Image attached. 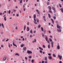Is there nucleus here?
<instances>
[{"mask_svg": "<svg viewBox=\"0 0 63 63\" xmlns=\"http://www.w3.org/2000/svg\"><path fill=\"white\" fill-rule=\"evenodd\" d=\"M15 56H19V54L18 53H16V54H15Z\"/></svg>", "mask_w": 63, "mask_h": 63, "instance_id": "nucleus-17", "label": "nucleus"}, {"mask_svg": "<svg viewBox=\"0 0 63 63\" xmlns=\"http://www.w3.org/2000/svg\"><path fill=\"white\" fill-rule=\"evenodd\" d=\"M27 53L29 54H31V53H32V51H30V50H28L27 51Z\"/></svg>", "mask_w": 63, "mask_h": 63, "instance_id": "nucleus-6", "label": "nucleus"}, {"mask_svg": "<svg viewBox=\"0 0 63 63\" xmlns=\"http://www.w3.org/2000/svg\"><path fill=\"white\" fill-rule=\"evenodd\" d=\"M36 14H34L33 16V17H34V21H33V22L34 23V24H37V23L36 22V19H35V18H36Z\"/></svg>", "mask_w": 63, "mask_h": 63, "instance_id": "nucleus-3", "label": "nucleus"}, {"mask_svg": "<svg viewBox=\"0 0 63 63\" xmlns=\"http://www.w3.org/2000/svg\"><path fill=\"white\" fill-rule=\"evenodd\" d=\"M25 28H26V26L25 25L24 28V30H25Z\"/></svg>", "mask_w": 63, "mask_h": 63, "instance_id": "nucleus-29", "label": "nucleus"}, {"mask_svg": "<svg viewBox=\"0 0 63 63\" xmlns=\"http://www.w3.org/2000/svg\"><path fill=\"white\" fill-rule=\"evenodd\" d=\"M53 19H54V20H55L56 19V17L55 16H54L53 17Z\"/></svg>", "mask_w": 63, "mask_h": 63, "instance_id": "nucleus-40", "label": "nucleus"}, {"mask_svg": "<svg viewBox=\"0 0 63 63\" xmlns=\"http://www.w3.org/2000/svg\"><path fill=\"white\" fill-rule=\"evenodd\" d=\"M48 8H49V10H51V7L50 6H48Z\"/></svg>", "mask_w": 63, "mask_h": 63, "instance_id": "nucleus-19", "label": "nucleus"}, {"mask_svg": "<svg viewBox=\"0 0 63 63\" xmlns=\"http://www.w3.org/2000/svg\"><path fill=\"white\" fill-rule=\"evenodd\" d=\"M49 13H51V14H52V11H51V10H49Z\"/></svg>", "mask_w": 63, "mask_h": 63, "instance_id": "nucleus-36", "label": "nucleus"}, {"mask_svg": "<svg viewBox=\"0 0 63 63\" xmlns=\"http://www.w3.org/2000/svg\"><path fill=\"white\" fill-rule=\"evenodd\" d=\"M24 46V45L23 44L21 45L20 46H21V47H23Z\"/></svg>", "mask_w": 63, "mask_h": 63, "instance_id": "nucleus-23", "label": "nucleus"}, {"mask_svg": "<svg viewBox=\"0 0 63 63\" xmlns=\"http://www.w3.org/2000/svg\"><path fill=\"white\" fill-rule=\"evenodd\" d=\"M17 25V24H16V23H15V24H14L13 25Z\"/></svg>", "mask_w": 63, "mask_h": 63, "instance_id": "nucleus-59", "label": "nucleus"}, {"mask_svg": "<svg viewBox=\"0 0 63 63\" xmlns=\"http://www.w3.org/2000/svg\"><path fill=\"white\" fill-rule=\"evenodd\" d=\"M52 10L54 11V13H55L56 11H55V9L54 7H52Z\"/></svg>", "mask_w": 63, "mask_h": 63, "instance_id": "nucleus-5", "label": "nucleus"}, {"mask_svg": "<svg viewBox=\"0 0 63 63\" xmlns=\"http://www.w3.org/2000/svg\"><path fill=\"white\" fill-rule=\"evenodd\" d=\"M58 57H59L60 58V60H61V59L62 58V56H60V55H58Z\"/></svg>", "mask_w": 63, "mask_h": 63, "instance_id": "nucleus-11", "label": "nucleus"}, {"mask_svg": "<svg viewBox=\"0 0 63 63\" xmlns=\"http://www.w3.org/2000/svg\"><path fill=\"white\" fill-rule=\"evenodd\" d=\"M45 59L46 61H47V56H46L45 57Z\"/></svg>", "mask_w": 63, "mask_h": 63, "instance_id": "nucleus-32", "label": "nucleus"}, {"mask_svg": "<svg viewBox=\"0 0 63 63\" xmlns=\"http://www.w3.org/2000/svg\"><path fill=\"white\" fill-rule=\"evenodd\" d=\"M8 47H10V43L8 44Z\"/></svg>", "mask_w": 63, "mask_h": 63, "instance_id": "nucleus-47", "label": "nucleus"}, {"mask_svg": "<svg viewBox=\"0 0 63 63\" xmlns=\"http://www.w3.org/2000/svg\"><path fill=\"white\" fill-rule=\"evenodd\" d=\"M7 59V57L6 56H5L3 58V61H6V59Z\"/></svg>", "mask_w": 63, "mask_h": 63, "instance_id": "nucleus-8", "label": "nucleus"}, {"mask_svg": "<svg viewBox=\"0 0 63 63\" xmlns=\"http://www.w3.org/2000/svg\"><path fill=\"white\" fill-rule=\"evenodd\" d=\"M47 47L48 48H50V45H48Z\"/></svg>", "mask_w": 63, "mask_h": 63, "instance_id": "nucleus-31", "label": "nucleus"}, {"mask_svg": "<svg viewBox=\"0 0 63 63\" xmlns=\"http://www.w3.org/2000/svg\"><path fill=\"white\" fill-rule=\"evenodd\" d=\"M30 33H31L32 34H33V32H32V30H31V31H30Z\"/></svg>", "mask_w": 63, "mask_h": 63, "instance_id": "nucleus-34", "label": "nucleus"}, {"mask_svg": "<svg viewBox=\"0 0 63 63\" xmlns=\"http://www.w3.org/2000/svg\"><path fill=\"white\" fill-rule=\"evenodd\" d=\"M5 39H3L2 40V42H5Z\"/></svg>", "mask_w": 63, "mask_h": 63, "instance_id": "nucleus-37", "label": "nucleus"}, {"mask_svg": "<svg viewBox=\"0 0 63 63\" xmlns=\"http://www.w3.org/2000/svg\"><path fill=\"white\" fill-rule=\"evenodd\" d=\"M31 62H32V63H34V60L33 59H32V60Z\"/></svg>", "mask_w": 63, "mask_h": 63, "instance_id": "nucleus-39", "label": "nucleus"}, {"mask_svg": "<svg viewBox=\"0 0 63 63\" xmlns=\"http://www.w3.org/2000/svg\"><path fill=\"white\" fill-rule=\"evenodd\" d=\"M6 15H4L3 16V17H4V19L5 21H6L7 20V19H6V17L5 16Z\"/></svg>", "mask_w": 63, "mask_h": 63, "instance_id": "nucleus-9", "label": "nucleus"}, {"mask_svg": "<svg viewBox=\"0 0 63 63\" xmlns=\"http://www.w3.org/2000/svg\"><path fill=\"white\" fill-rule=\"evenodd\" d=\"M9 40V39H7L6 40V42H8V40Z\"/></svg>", "mask_w": 63, "mask_h": 63, "instance_id": "nucleus-56", "label": "nucleus"}, {"mask_svg": "<svg viewBox=\"0 0 63 63\" xmlns=\"http://www.w3.org/2000/svg\"><path fill=\"white\" fill-rule=\"evenodd\" d=\"M46 33V30H45L44 31V34H45Z\"/></svg>", "mask_w": 63, "mask_h": 63, "instance_id": "nucleus-41", "label": "nucleus"}, {"mask_svg": "<svg viewBox=\"0 0 63 63\" xmlns=\"http://www.w3.org/2000/svg\"><path fill=\"white\" fill-rule=\"evenodd\" d=\"M41 30L42 31H44V29H43V27H42L41 28Z\"/></svg>", "mask_w": 63, "mask_h": 63, "instance_id": "nucleus-28", "label": "nucleus"}, {"mask_svg": "<svg viewBox=\"0 0 63 63\" xmlns=\"http://www.w3.org/2000/svg\"><path fill=\"white\" fill-rule=\"evenodd\" d=\"M48 58L50 60H51V59L52 58L51 57V56H49V57H48Z\"/></svg>", "mask_w": 63, "mask_h": 63, "instance_id": "nucleus-20", "label": "nucleus"}, {"mask_svg": "<svg viewBox=\"0 0 63 63\" xmlns=\"http://www.w3.org/2000/svg\"><path fill=\"white\" fill-rule=\"evenodd\" d=\"M57 28L58 29H57V32H61V29H60V28H61V26H59V25L57 24Z\"/></svg>", "mask_w": 63, "mask_h": 63, "instance_id": "nucleus-1", "label": "nucleus"}, {"mask_svg": "<svg viewBox=\"0 0 63 63\" xmlns=\"http://www.w3.org/2000/svg\"><path fill=\"white\" fill-rule=\"evenodd\" d=\"M51 20L52 23L54 24V21L53 20V19L52 18H51Z\"/></svg>", "mask_w": 63, "mask_h": 63, "instance_id": "nucleus-15", "label": "nucleus"}, {"mask_svg": "<svg viewBox=\"0 0 63 63\" xmlns=\"http://www.w3.org/2000/svg\"><path fill=\"white\" fill-rule=\"evenodd\" d=\"M7 14H10V13H11V10H9V11H7Z\"/></svg>", "mask_w": 63, "mask_h": 63, "instance_id": "nucleus-13", "label": "nucleus"}, {"mask_svg": "<svg viewBox=\"0 0 63 63\" xmlns=\"http://www.w3.org/2000/svg\"><path fill=\"white\" fill-rule=\"evenodd\" d=\"M36 21H37V22H39V20L38 19V18H37L36 19Z\"/></svg>", "mask_w": 63, "mask_h": 63, "instance_id": "nucleus-38", "label": "nucleus"}, {"mask_svg": "<svg viewBox=\"0 0 63 63\" xmlns=\"http://www.w3.org/2000/svg\"><path fill=\"white\" fill-rule=\"evenodd\" d=\"M61 10L62 12V13H63V8H61L60 9Z\"/></svg>", "mask_w": 63, "mask_h": 63, "instance_id": "nucleus-27", "label": "nucleus"}, {"mask_svg": "<svg viewBox=\"0 0 63 63\" xmlns=\"http://www.w3.org/2000/svg\"><path fill=\"white\" fill-rule=\"evenodd\" d=\"M25 58L26 60L27 61V59H28V58H27V57H25Z\"/></svg>", "mask_w": 63, "mask_h": 63, "instance_id": "nucleus-30", "label": "nucleus"}, {"mask_svg": "<svg viewBox=\"0 0 63 63\" xmlns=\"http://www.w3.org/2000/svg\"><path fill=\"white\" fill-rule=\"evenodd\" d=\"M23 8H25V6L24 5H23Z\"/></svg>", "mask_w": 63, "mask_h": 63, "instance_id": "nucleus-54", "label": "nucleus"}, {"mask_svg": "<svg viewBox=\"0 0 63 63\" xmlns=\"http://www.w3.org/2000/svg\"><path fill=\"white\" fill-rule=\"evenodd\" d=\"M39 52H40V53H42V51L41 50H40Z\"/></svg>", "mask_w": 63, "mask_h": 63, "instance_id": "nucleus-48", "label": "nucleus"}, {"mask_svg": "<svg viewBox=\"0 0 63 63\" xmlns=\"http://www.w3.org/2000/svg\"><path fill=\"white\" fill-rule=\"evenodd\" d=\"M59 6L60 8H61V5L60 4H59Z\"/></svg>", "mask_w": 63, "mask_h": 63, "instance_id": "nucleus-53", "label": "nucleus"}, {"mask_svg": "<svg viewBox=\"0 0 63 63\" xmlns=\"http://www.w3.org/2000/svg\"><path fill=\"white\" fill-rule=\"evenodd\" d=\"M13 45L14 46H15V47H17V46L15 44V43L14 42H13Z\"/></svg>", "mask_w": 63, "mask_h": 63, "instance_id": "nucleus-18", "label": "nucleus"}, {"mask_svg": "<svg viewBox=\"0 0 63 63\" xmlns=\"http://www.w3.org/2000/svg\"><path fill=\"white\" fill-rule=\"evenodd\" d=\"M33 36H32V34H31L30 35V38H32V37Z\"/></svg>", "mask_w": 63, "mask_h": 63, "instance_id": "nucleus-46", "label": "nucleus"}, {"mask_svg": "<svg viewBox=\"0 0 63 63\" xmlns=\"http://www.w3.org/2000/svg\"><path fill=\"white\" fill-rule=\"evenodd\" d=\"M42 37H44L45 36V35H44V33H42Z\"/></svg>", "mask_w": 63, "mask_h": 63, "instance_id": "nucleus-25", "label": "nucleus"}, {"mask_svg": "<svg viewBox=\"0 0 63 63\" xmlns=\"http://www.w3.org/2000/svg\"><path fill=\"white\" fill-rule=\"evenodd\" d=\"M23 0H21L20 1V3L21 4L22 3V1Z\"/></svg>", "mask_w": 63, "mask_h": 63, "instance_id": "nucleus-33", "label": "nucleus"}, {"mask_svg": "<svg viewBox=\"0 0 63 63\" xmlns=\"http://www.w3.org/2000/svg\"><path fill=\"white\" fill-rule=\"evenodd\" d=\"M36 32V31H33V33H35Z\"/></svg>", "mask_w": 63, "mask_h": 63, "instance_id": "nucleus-52", "label": "nucleus"}, {"mask_svg": "<svg viewBox=\"0 0 63 63\" xmlns=\"http://www.w3.org/2000/svg\"><path fill=\"white\" fill-rule=\"evenodd\" d=\"M26 48H27L26 47H23V50L24 51H25L26 50Z\"/></svg>", "mask_w": 63, "mask_h": 63, "instance_id": "nucleus-14", "label": "nucleus"}, {"mask_svg": "<svg viewBox=\"0 0 63 63\" xmlns=\"http://www.w3.org/2000/svg\"><path fill=\"white\" fill-rule=\"evenodd\" d=\"M43 18H44V19L46 18V16H43Z\"/></svg>", "mask_w": 63, "mask_h": 63, "instance_id": "nucleus-42", "label": "nucleus"}, {"mask_svg": "<svg viewBox=\"0 0 63 63\" xmlns=\"http://www.w3.org/2000/svg\"><path fill=\"white\" fill-rule=\"evenodd\" d=\"M45 63H47V61H45Z\"/></svg>", "mask_w": 63, "mask_h": 63, "instance_id": "nucleus-55", "label": "nucleus"}, {"mask_svg": "<svg viewBox=\"0 0 63 63\" xmlns=\"http://www.w3.org/2000/svg\"><path fill=\"white\" fill-rule=\"evenodd\" d=\"M27 31H28H28H29V27L27 26Z\"/></svg>", "mask_w": 63, "mask_h": 63, "instance_id": "nucleus-12", "label": "nucleus"}, {"mask_svg": "<svg viewBox=\"0 0 63 63\" xmlns=\"http://www.w3.org/2000/svg\"><path fill=\"white\" fill-rule=\"evenodd\" d=\"M59 63H62V61H60L59 62Z\"/></svg>", "mask_w": 63, "mask_h": 63, "instance_id": "nucleus-61", "label": "nucleus"}, {"mask_svg": "<svg viewBox=\"0 0 63 63\" xmlns=\"http://www.w3.org/2000/svg\"><path fill=\"white\" fill-rule=\"evenodd\" d=\"M43 48H45V47H46L45 45H43Z\"/></svg>", "mask_w": 63, "mask_h": 63, "instance_id": "nucleus-43", "label": "nucleus"}, {"mask_svg": "<svg viewBox=\"0 0 63 63\" xmlns=\"http://www.w3.org/2000/svg\"><path fill=\"white\" fill-rule=\"evenodd\" d=\"M36 11L37 12V14H38L39 15L40 14V12H39V10H38V9H36Z\"/></svg>", "mask_w": 63, "mask_h": 63, "instance_id": "nucleus-10", "label": "nucleus"}, {"mask_svg": "<svg viewBox=\"0 0 63 63\" xmlns=\"http://www.w3.org/2000/svg\"><path fill=\"white\" fill-rule=\"evenodd\" d=\"M49 37L50 38H52V35H50Z\"/></svg>", "mask_w": 63, "mask_h": 63, "instance_id": "nucleus-49", "label": "nucleus"}, {"mask_svg": "<svg viewBox=\"0 0 63 63\" xmlns=\"http://www.w3.org/2000/svg\"><path fill=\"white\" fill-rule=\"evenodd\" d=\"M49 41H50V42H51L52 47H53V43H54V42H53L52 41V39H51V38H49Z\"/></svg>", "mask_w": 63, "mask_h": 63, "instance_id": "nucleus-2", "label": "nucleus"}, {"mask_svg": "<svg viewBox=\"0 0 63 63\" xmlns=\"http://www.w3.org/2000/svg\"><path fill=\"white\" fill-rule=\"evenodd\" d=\"M29 58L31 59V58H32V56H29L28 57Z\"/></svg>", "mask_w": 63, "mask_h": 63, "instance_id": "nucleus-26", "label": "nucleus"}, {"mask_svg": "<svg viewBox=\"0 0 63 63\" xmlns=\"http://www.w3.org/2000/svg\"><path fill=\"white\" fill-rule=\"evenodd\" d=\"M39 49H40V50H41V49L42 50H43V48H42V47H39Z\"/></svg>", "mask_w": 63, "mask_h": 63, "instance_id": "nucleus-21", "label": "nucleus"}, {"mask_svg": "<svg viewBox=\"0 0 63 63\" xmlns=\"http://www.w3.org/2000/svg\"><path fill=\"white\" fill-rule=\"evenodd\" d=\"M13 12H16V10L15 9H14L13 10Z\"/></svg>", "mask_w": 63, "mask_h": 63, "instance_id": "nucleus-57", "label": "nucleus"}, {"mask_svg": "<svg viewBox=\"0 0 63 63\" xmlns=\"http://www.w3.org/2000/svg\"><path fill=\"white\" fill-rule=\"evenodd\" d=\"M47 5H49V2H47Z\"/></svg>", "mask_w": 63, "mask_h": 63, "instance_id": "nucleus-35", "label": "nucleus"}, {"mask_svg": "<svg viewBox=\"0 0 63 63\" xmlns=\"http://www.w3.org/2000/svg\"><path fill=\"white\" fill-rule=\"evenodd\" d=\"M48 16L49 18H51V16H50V14H48Z\"/></svg>", "mask_w": 63, "mask_h": 63, "instance_id": "nucleus-24", "label": "nucleus"}, {"mask_svg": "<svg viewBox=\"0 0 63 63\" xmlns=\"http://www.w3.org/2000/svg\"><path fill=\"white\" fill-rule=\"evenodd\" d=\"M45 40L47 43L48 44H49V43H50V42L48 40V38H47V36L45 37Z\"/></svg>", "mask_w": 63, "mask_h": 63, "instance_id": "nucleus-4", "label": "nucleus"}, {"mask_svg": "<svg viewBox=\"0 0 63 63\" xmlns=\"http://www.w3.org/2000/svg\"><path fill=\"white\" fill-rule=\"evenodd\" d=\"M52 55L53 57H56V55H55V54H53Z\"/></svg>", "mask_w": 63, "mask_h": 63, "instance_id": "nucleus-22", "label": "nucleus"}, {"mask_svg": "<svg viewBox=\"0 0 63 63\" xmlns=\"http://www.w3.org/2000/svg\"><path fill=\"white\" fill-rule=\"evenodd\" d=\"M56 22L57 23H58V21H56Z\"/></svg>", "mask_w": 63, "mask_h": 63, "instance_id": "nucleus-60", "label": "nucleus"}, {"mask_svg": "<svg viewBox=\"0 0 63 63\" xmlns=\"http://www.w3.org/2000/svg\"><path fill=\"white\" fill-rule=\"evenodd\" d=\"M48 55H49V56H51V54L50 53H49L48 54Z\"/></svg>", "mask_w": 63, "mask_h": 63, "instance_id": "nucleus-51", "label": "nucleus"}, {"mask_svg": "<svg viewBox=\"0 0 63 63\" xmlns=\"http://www.w3.org/2000/svg\"><path fill=\"white\" fill-rule=\"evenodd\" d=\"M16 16H17L18 17V16H19V15L18 14H16Z\"/></svg>", "mask_w": 63, "mask_h": 63, "instance_id": "nucleus-44", "label": "nucleus"}, {"mask_svg": "<svg viewBox=\"0 0 63 63\" xmlns=\"http://www.w3.org/2000/svg\"><path fill=\"white\" fill-rule=\"evenodd\" d=\"M15 29H16V30H17V27L16 26V27Z\"/></svg>", "mask_w": 63, "mask_h": 63, "instance_id": "nucleus-50", "label": "nucleus"}, {"mask_svg": "<svg viewBox=\"0 0 63 63\" xmlns=\"http://www.w3.org/2000/svg\"><path fill=\"white\" fill-rule=\"evenodd\" d=\"M40 27H41V25H39V26H38V28H39Z\"/></svg>", "mask_w": 63, "mask_h": 63, "instance_id": "nucleus-45", "label": "nucleus"}, {"mask_svg": "<svg viewBox=\"0 0 63 63\" xmlns=\"http://www.w3.org/2000/svg\"><path fill=\"white\" fill-rule=\"evenodd\" d=\"M34 42H36V39H34Z\"/></svg>", "mask_w": 63, "mask_h": 63, "instance_id": "nucleus-58", "label": "nucleus"}, {"mask_svg": "<svg viewBox=\"0 0 63 63\" xmlns=\"http://www.w3.org/2000/svg\"><path fill=\"white\" fill-rule=\"evenodd\" d=\"M48 24H49V25H50V23H48Z\"/></svg>", "mask_w": 63, "mask_h": 63, "instance_id": "nucleus-63", "label": "nucleus"}, {"mask_svg": "<svg viewBox=\"0 0 63 63\" xmlns=\"http://www.w3.org/2000/svg\"><path fill=\"white\" fill-rule=\"evenodd\" d=\"M23 11H25V8H24V9H23Z\"/></svg>", "mask_w": 63, "mask_h": 63, "instance_id": "nucleus-64", "label": "nucleus"}, {"mask_svg": "<svg viewBox=\"0 0 63 63\" xmlns=\"http://www.w3.org/2000/svg\"><path fill=\"white\" fill-rule=\"evenodd\" d=\"M2 26V27L3 28H4V24H3V23H2L1 25V23H0V27H1Z\"/></svg>", "mask_w": 63, "mask_h": 63, "instance_id": "nucleus-7", "label": "nucleus"}, {"mask_svg": "<svg viewBox=\"0 0 63 63\" xmlns=\"http://www.w3.org/2000/svg\"><path fill=\"white\" fill-rule=\"evenodd\" d=\"M57 48L58 49H60V46L59 45H58L57 47Z\"/></svg>", "mask_w": 63, "mask_h": 63, "instance_id": "nucleus-16", "label": "nucleus"}, {"mask_svg": "<svg viewBox=\"0 0 63 63\" xmlns=\"http://www.w3.org/2000/svg\"><path fill=\"white\" fill-rule=\"evenodd\" d=\"M17 6H16L15 7V8H16V9H17Z\"/></svg>", "mask_w": 63, "mask_h": 63, "instance_id": "nucleus-62", "label": "nucleus"}]
</instances>
